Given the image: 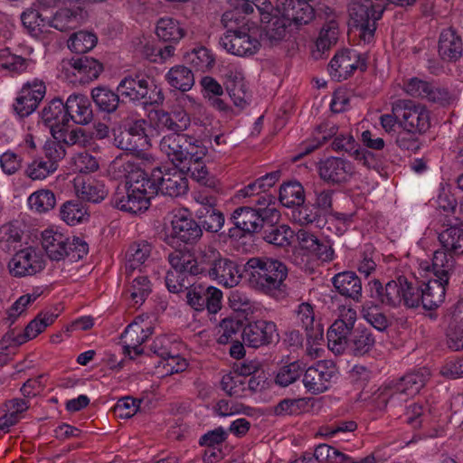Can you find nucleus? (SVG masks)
<instances>
[{"label":"nucleus","mask_w":463,"mask_h":463,"mask_svg":"<svg viewBox=\"0 0 463 463\" xmlns=\"http://www.w3.org/2000/svg\"><path fill=\"white\" fill-rule=\"evenodd\" d=\"M61 219L68 225L74 226L89 219L88 210L80 199L70 200L60 208Z\"/></svg>","instance_id":"nucleus-40"},{"label":"nucleus","mask_w":463,"mask_h":463,"mask_svg":"<svg viewBox=\"0 0 463 463\" xmlns=\"http://www.w3.org/2000/svg\"><path fill=\"white\" fill-rule=\"evenodd\" d=\"M438 52L439 57L446 61H456L461 57L462 40L454 29L448 28L441 32Z\"/></svg>","instance_id":"nucleus-34"},{"label":"nucleus","mask_w":463,"mask_h":463,"mask_svg":"<svg viewBox=\"0 0 463 463\" xmlns=\"http://www.w3.org/2000/svg\"><path fill=\"white\" fill-rule=\"evenodd\" d=\"M196 216L201 220V227L210 232H219L224 224V216L217 209L204 213L196 211Z\"/></svg>","instance_id":"nucleus-62"},{"label":"nucleus","mask_w":463,"mask_h":463,"mask_svg":"<svg viewBox=\"0 0 463 463\" xmlns=\"http://www.w3.org/2000/svg\"><path fill=\"white\" fill-rule=\"evenodd\" d=\"M336 370L333 363L318 361L315 365L308 367L303 376V383L308 392L318 394L329 389Z\"/></svg>","instance_id":"nucleus-21"},{"label":"nucleus","mask_w":463,"mask_h":463,"mask_svg":"<svg viewBox=\"0 0 463 463\" xmlns=\"http://www.w3.org/2000/svg\"><path fill=\"white\" fill-rule=\"evenodd\" d=\"M357 69L365 71L366 61L354 50H344L335 53L328 65V72L336 81L346 80Z\"/></svg>","instance_id":"nucleus-16"},{"label":"nucleus","mask_w":463,"mask_h":463,"mask_svg":"<svg viewBox=\"0 0 463 463\" xmlns=\"http://www.w3.org/2000/svg\"><path fill=\"white\" fill-rule=\"evenodd\" d=\"M43 122L49 126L52 135L58 129L68 127L70 119L65 103L61 99H53L42 111Z\"/></svg>","instance_id":"nucleus-32"},{"label":"nucleus","mask_w":463,"mask_h":463,"mask_svg":"<svg viewBox=\"0 0 463 463\" xmlns=\"http://www.w3.org/2000/svg\"><path fill=\"white\" fill-rule=\"evenodd\" d=\"M243 342L253 348L270 345L279 338L277 325L272 321L257 320L243 327Z\"/></svg>","instance_id":"nucleus-20"},{"label":"nucleus","mask_w":463,"mask_h":463,"mask_svg":"<svg viewBox=\"0 0 463 463\" xmlns=\"http://www.w3.org/2000/svg\"><path fill=\"white\" fill-rule=\"evenodd\" d=\"M156 33L161 41L178 43L185 35V31L176 19L162 17L156 23Z\"/></svg>","instance_id":"nucleus-41"},{"label":"nucleus","mask_w":463,"mask_h":463,"mask_svg":"<svg viewBox=\"0 0 463 463\" xmlns=\"http://www.w3.org/2000/svg\"><path fill=\"white\" fill-rule=\"evenodd\" d=\"M169 85L183 92L188 91L194 84V76L192 71L184 65H176L169 70L165 75Z\"/></svg>","instance_id":"nucleus-45"},{"label":"nucleus","mask_w":463,"mask_h":463,"mask_svg":"<svg viewBox=\"0 0 463 463\" xmlns=\"http://www.w3.org/2000/svg\"><path fill=\"white\" fill-rule=\"evenodd\" d=\"M58 315L51 311H43L37 315L24 328V332H16L13 329L7 332L0 341V350H7L11 346H18L36 337L48 326L52 325Z\"/></svg>","instance_id":"nucleus-11"},{"label":"nucleus","mask_w":463,"mask_h":463,"mask_svg":"<svg viewBox=\"0 0 463 463\" xmlns=\"http://www.w3.org/2000/svg\"><path fill=\"white\" fill-rule=\"evenodd\" d=\"M403 90L409 96L425 99L430 102L440 105L449 103L450 99V95L447 89L419 78L410 79L404 83Z\"/></svg>","instance_id":"nucleus-23"},{"label":"nucleus","mask_w":463,"mask_h":463,"mask_svg":"<svg viewBox=\"0 0 463 463\" xmlns=\"http://www.w3.org/2000/svg\"><path fill=\"white\" fill-rule=\"evenodd\" d=\"M421 283L422 307L426 310H433L441 305L445 299L446 286L449 282H444L439 279L429 280L427 283Z\"/></svg>","instance_id":"nucleus-36"},{"label":"nucleus","mask_w":463,"mask_h":463,"mask_svg":"<svg viewBox=\"0 0 463 463\" xmlns=\"http://www.w3.org/2000/svg\"><path fill=\"white\" fill-rule=\"evenodd\" d=\"M429 374L427 371H418L405 374L402 378L392 381L380 387L374 393V401L379 409H384L388 404L395 406L405 402L409 396L420 392L425 385Z\"/></svg>","instance_id":"nucleus-4"},{"label":"nucleus","mask_w":463,"mask_h":463,"mask_svg":"<svg viewBox=\"0 0 463 463\" xmlns=\"http://www.w3.org/2000/svg\"><path fill=\"white\" fill-rule=\"evenodd\" d=\"M375 343V336L372 331L359 326L346 337V345L343 348V353L348 350L352 355L362 357L373 349Z\"/></svg>","instance_id":"nucleus-30"},{"label":"nucleus","mask_w":463,"mask_h":463,"mask_svg":"<svg viewBox=\"0 0 463 463\" xmlns=\"http://www.w3.org/2000/svg\"><path fill=\"white\" fill-rule=\"evenodd\" d=\"M304 365L297 361L279 368L275 382L277 384L286 387L296 382L303 373Z\"/></svg>","instance_id":"nucleus-59"},{"label":"nucleus","mask_w":463,"mask_h":463,"mask_svg":"<svg viewBox=\"0 0 463 463\" xmlns=\"http://www.w3.org/2000/svg\"><path fill=\"white\" fill-rule=\"evenodd\" d=\"M42 245L52 260H61L68 257L71 261H78L89 252L88 243L81 238L69 237L54 229L42 232Z\"/></svg>","instance_id":"nucleus-5"},{"label":"nucleus","mask_w":463,"mask_h":463,"mask_svg":"<svg viewBox=\"0 0 463 463\" xmlns=\"http://www.w3.org/2000/svg\"><path fill=\"white\" fill-rule=\"evenodd\" d=\"M140 167L131 160L123 157L115 158L109 165V173L114 179H122L129 181V176Z\"/></svg>","instance_id":"nucleus-57"},{"label":"nucleus","mask_w":463,"mask_h":463,"mask_svg":"<svg viewBox=\"0 0 463 463\" xmlns=\"http://www.w3.org/2000/svg\"><path fill=\"white\" fill-rule=\"evenodd\" d=\"M44 267L45 261L42 252L33 247L18 250L8 262L9 272L15 278L35 275Z\"/></svg>","instance_id":"nucleus-12"},{"label":"nucleus","mask_w":463,"mask_h":463,"mask_svg":"<svg viewBox=\"0 0 463 463\" xmlns=\"http://www.w3.org/2000/svg\"><path fill=\"white\" fill-rule=\"evenodd\" d=\"M210 279L225 288H232L240 283L241 273L235 261L220 254L216 264L212 269Z\"/></svg>","instance_id":"nucleus-29"},{"label":"nucleus","mask_w":463,"mask_h":463,"mask_svg":"<svg viewBox=\"0 0 463 463\" xmlns=\"http://www.w3.org/2000/svg\"><path fill=\"white\" fill-rule=\"evenodd\" d=\"M57 170L53 163H49L45 158L33 159L26 167L25 175L32 180H43Z\"/></svg>","instance_id":"nucleus-56"},{"label":"nucleus","mask_w":463,"mask_h":463,"mask_svg":"<svg viewBox=\"0 0 463 463\" xmlns=\"http://www.w3.org/2000/svg\"><path fill=\"white\" fill-rule=\"evenodd\" d=\"M395 114L401 120V128H409L420 134L425 133L430 126V113L426 107L408 99L394 101Z\"/></svg>","instance_id":"nucleus-9"},{"label":"nucleus","mask_w":463,"mask_h":463,"mask_svg":"<svg viewBox=\"0 0 463 463\" xmlns=\"http://www.w3.org/2000/svg\"><path fill=\"white\" fill-rule=\"evenodd\" d=\"M385 9L383 2L373 4V0H353L348 13L354 26L359 31V38L364 43L374 39L376 21L381 19Z\"/></svg>","instance_id":"nucleus-7"},{"label":"nucleus","mask_w":463,"mask_h":463,"mask_svg":"<svg viewBox=\"0 0 463 463\" xmlns=\"http://www.w3.org/2000/svg\"><path fill=\"white\" fill-rule=\"evenodd\" d=\"M23 232L14 222H8L0 227V249L5 252L15 250L21 244Z\"/></svg>","instance_id":"nucleus-50"},{"label":"nucleus","mask_w":463,"mask_h":463,"mask_svg":"<svg viewBox=\"0 0 463 463\" xmlns=\"http://www.w3.org/2000/svg\"><path fill=\"white\" fill-rule=\"evenodd\" d=\"M152 245L146 241L133 242L126 252L125 271L130 275L149 259Z\"/></svg>","instance_id":"nucleus-37"},{"label":"nucleus","mask_w":463,"mask_h":463,"mask_svg":"<svg viewBox=\"0 0 463 463\" xmlns=\"http://www.w3.org/2000/svg\"><path fill=\"white\" fill-rule=\"evenodd\" d=\"M171 269L166 272L165 280L167 289L172 293H179L191 286L189 277H192L182 259L181 250H174L168 254Z\"/></svg>","instance_id":"nucleus-25"},{"label":"nucleus","mask_w":463,"mask_h":463,"mask_svg":"<svg viewBox=\"0 0 463 463\" xmlns=\"http://www.w3.org/2000/svg\"><path fill=\"white\" fill-rule=\"evenodd\" d=\"M61 66L67 77L71 74L82 83L96 80L103 71V66L99 61L88 56L63 61Z\"/></svg>","instance_id":"nucleus-24"},{"label":"nucleus","mask_w":463,"mask_h":463,"mask_svg":"<svg viewBox=\"0 0 463 463\" xmlns=\"http://www.w3.org/2000/svg\"><path fill=\"white\" fill-rule=\"evenodd\" d=\"M402 276L398 277L396 280L389 281L385 287H383L378 279H374L369 284V296L372 299L383 305L398 307L402 304Z\"/></svg>","instance_id":"nucleus-28"},{"label":"nucleus","mask_w":463,"mask_h":463,"mask_svg":"<svg viewBox=\"0 0 463 463\" xmlns=\"http://www.w3.org/2000/svg\"><path fill=\"white\" fill-rule=\"evenodd\" d=\"M117 91L122 97L133 103H139L144 107L160 105L165 97L162 90L151 80L143 74H131L124 77L117 87Z\"/></svg>","instance_id":"nucleus-6"},{"label":"nucleus","mask_w":463,"mask_h":463,"mask_svg":"<svg viewBox=\"0 0 463 463\" xmlns=\"http://www.w3.org/2000/svg\"><path fill=\"white\" fill-rule=\"evenodd\" d=\"M139 321H143L140 317H137L130 323L121 335L123 341V353L128 355L130 359L140 355L143 353L141 345L144 343L143 326Z\"/></svg>","instance_id":"nucleus-33"},{"label":"nucleus","mask_w":463,"mask_h":463,"mask_svg":"<svg viewBox=\"0 0 463 463\" xmlns=\"http://www.w3.org/2000/svg\"><path fill=\"white\" fill-rule=\"evenodd\" d=\"M444 248L437 250L433 253L432 270L437 279L449 282L450 275L455 269V259Z\"/></svg>","instance_id":"nucleus-42"},{"label":"nucleus","mask_w":463,"mask_h":463,"mask_svg":"<svg viewBox=\"0 0 463 463\" xmlns=\"http://www.w3.org/2000/svg\"><path fill=\"white\" fill-rule=\"evenodd\" d=\"M31 63L32 60L11 52L9 48L0 50V70L12 74H21Z\"/></svg>","instance_id":"nucleus-46"},{"label":"nucleus","mask_w":463,"mask_h":463,"mask_svg":"<svg viewBox=\"0 0 463 463\" xmlns=\"http://www.w3.org/2000/svg\"><path fill=\"white\" fill-rule=\"evenodd\" d=\"M446 338L449 349H463V316L453 315L446 332Z\"/></svg>","instance_id":"nucleus-53"},{"label":"nucleus","mask_w":463,"mask_h":463,"mask_svg":"<svg viewBox=\"0 0 463 463\" xmlns=\"http://www.w3.org/2000/svg\"><path fill=\"white\" fill-rule=\"evenodd\" d=\"M70 121L78 125H87L93 118V111L89 98L83 94L73 93L65 102Z\"/></svg>","instance_id":"nucleus-31"},{"label":"nucleus","mask_w":463,"mask_h":463,"mask_svg":"<svg viewBox=\"0 0 463 463\" xmlns=\"http://www.w3.org/2000/svg\"><path fill=\"white\" fill-rule=\"evenodd\" d=\"M154 180L156 181L157 194L170 197H178L188 190V181L184 174L176 168L156 167L153 169Z\"/></svg>","instance_id":"nucleus-17"},{"label":"nucleus","mask_w":463,"mask_h":463,"mask_svg":"<svg viewBox=\"0 0 463 463\" xmlns=\"http://www.w3.org/2000/svg\"><path fill=\"white\" fill-rule=\"evenodd\" d=\"M187 303L196 311L206 308L209 313L216 314L222 307V291L215 287L192 285L186 294Z\"/></svg>","instance_id":"nucleus-18"},{"label":"nucleus","mask_w":463,"mask_h":463,"mask_svg":"<svg viewBox=\"0 0 463 463\" xmlns=\"http://www.w3.org/2000/svg\"><path fill=\"white\" fill-rule=\"evenodd\" d=\"M279 217V212L274 207L258 210L248 206L239 207L232 214L235 228L229 230V235L231 237L237 236L234 233L237 229L249 234L258 232L265 227L266 222H277Z\"/></svg>","instance_id":"nucleus-8"},{"label":"nucleus","mask_w":463,"mask_h":463,"mask_svg":"<svg viewBox=\"0 0 463 463\" xmlns=\"http://www.w3.org/2000/svg\"><path fill=\"white\" fill-rule=\"evenodd\" d=\"M220 252L213 248L201 250L196 256L181 250L182 259H184V265L191 276L211 277L212 269L220 256Z\"/></svg>","instance_id":"nucleus-26"},{"label":"nucleus","mask_w":463,"mask_h":463,"mask_svg":"<svg viewBox=\"0 0 463 463\" xmlns=\"http://www.w3.org/2000/svg\"><path fill=\"white\" fill-rule=\"evenodd\" d=\"M338 39V24L335 20H330L321 28L316 42L317 52H325L335 45Z\"/></svg>","instance_id":"nucleus-55"},{"label":"nucleus","mask_w":463,"mask_h":463,"mask_svg":"<svg viewBox=\"0 0 463 463\" xmlns=\"http://www.w3.org/2000/svg\"><path fill=\"white\" fill-rule=\"evenodd\" d=\"M46 87L43 81L33 80L24 83L13 104L14 113L20 118L30 116L44 98Z\"/></svg>","instance_id":"nucleus-13"},{"label":"nucleus","mask_w":463,"mask_h":463,"mask_svg":"<svg viewBox=\"0 0 463 463\" xmlns=\"http://www.w3.org/2000/svg\"><path fill=\"white\" fill-rule=\"evenodd\" d=\"M244 270L250 286L256 291L276 299L287 295L285 280L288 270L284 262L273 258L253 257L247 260Z\"/></svg>","instance_id":"nucleus-2"},{"label":"nucleus","mask_w":463,"mask_h":463,"mask_svg":"<svg viewBox=\"0 0 463 463\" xmlns=\"http://www.w3.org/2000/svg\"><path fill=\"white\" fill-rule=\"evenodd\" d=\"M188 60L196 70L202 71L211 69L214 63V58L205 47L194 49L188 54Z\"/></svg>","instance_id":"nucleus-63"},{"label":"nucleus","mask_w":463,"mask_h":463,"mask_svg":"<svg viewBox=\"0 0 463 463\" xmlns=\"http://www.w3.org/2000/svg\"><path fill=\"white\" fill-rule=\"evenodd\" d=\"M145 120H137L129 128L120 130L114 137V145L125 151L139 153L149 146L145 130Z\"/></svg>","instance_id":"nucleus-22"},{"label":"nucleus","mask_w":463,"mask_h":463,"mask_svg":"<svg viewBox=\"0 0 463 463\" xmlns=\"http://www.w3.org/2000/svg\"><path fill=\"white\" fill-rule=\"evenodd\" d=\"M203 235L202 227L195 220L185 214H175L171 221V231L165 238V242L175 246L179 242L185 244L195 243Z\"/></svg>","instance_id":"nucleus-15"},{"label":"nucleus","mask_w":463,"mask_h":463,"mask_svg":"<svg viewBox=\"0 0 463 463\" xmlns=\"http://www.w3.org/2000/svg\"><path fill=\"white\" fill-rule=\"evenodd\" d=\"M357 313L351 306L343 305L338 307V317L327 330L328 348L335 354H343L346 345V337L354 330Z\"/></svg>","instance_id":"nucleus-10"},{"label":"nucleus","mask_w":463,"mask_h":463,"mask_svg":"<svg viewBox=\"0 0 463 463\" xmlns=\"http://www.w3.org/2000/svg\"><path fill=\"white\" fill-rule=\"evenodd\" d=\"M28 204L31 210L43 213L54 208L56 197L52 191L41 189L33 193L28 198Z\"/></svg>","instance_id":"nucleus-52"},{"label":"nucleus","mask_w":463,"mask_h":463,"mask_svg":"<svg viewBox=\"0 0 463 463\" xmlns=\"http://www.w3.org/2000/svg\"><path fill=\"white\" fill-rule=\"evenodd\" d=\"M22 24L28 33L33 36H38L43 32L47 24V17H43L38 11L29 9L21 14Z\"/></svg>","instance_id":"nucleus-58"},{"label":"nucleus","mask_w":463,"mask_h":463,"mask_svg":"<svg viewBox=\"0 0 463 463\" xmlns=\"http://www.w3.org/2000/svg\"><path fill=\"white\" fill-rule=\"evenodd\" d=\"M362 317L379 332L385 331L390 323L386 315L381 310L379 305L373 300L365 301L360 308Z\"/></svg>","instance_id":"nucleus-47"},{"label":"nucleus","mask_w":463,"mask_h":463,"mask_svg":"<svg viewBox=\"0 0 463 463\" xmlns=\"http://www.w3.org/2000/svg\"><path fill=\"white\" fill-rule=\"evenodd\" d=\"M74 188L80 199L95 203L104 200L108 194L105 184L93 178H76L74 180Z\"/></svg>","instance_id":"nucleus-35"},{"label":"nucleus","mask_w":463,"mask_h":463,"mask_svg":"<svg viewBox=\"0 0 463 463\" xmlns=\"http://www.w3.org/2000/svg\"><path fill=\"white\" fill-rule=\"evenodd\" d=\"M402 303L409 308L418 307L422 304L421 283L420 281H410L406 277L402 276Z\"/></svg>","instance_id":"nucleus-51"},{"label":"nucleus","mask_w":463,"mask_h":463,"mask_svg":"<svg viewBox=\"0 0 463 463\" xmlns=\"http://www.w3.org/2000/svg\"><path fill=\"white\" fill-rule=\"evenodd\" d=\"M155 120L159 128L170 130L172 133L184 132L190 124V118L185 113L171 114L163 109L155 111Z\"/></svg>","instance_id":"nucleus-39"},{"label":"nucleus","mask_w":463,"mask_h":463,"mask_svg":"<svg viewBox=\"0 0 463 463\" xmlns=\"http://www.w3.org/2000/svg\"><path fill=\"white\" fill-rule=\"evenodd\" d=\"M98 38L94 33L79 31L70 37L68 47L73 52L85 53L95 47Z\"/></svg>","instance_id":"nucleus-54"},{"label":"nucleus","mask_w":463,"mask_h":463,"mask_svg":"<svg viewBox=\"0 0 463 463\" xmlns=\"http://www.w3.org/2000/svg\"><path fill=\"white\" fill-rule=\"evenodd\" d=\"M294 313L295 324L306 331L308 338L322 336L323 330L320 328V325L317 324L315 326V314L311 304L307 302L299 304Z\"/></svg>","instance_id":"nucleus-38"},{"label":"nucleus","mask_w":463,"mask_h":463,"mask_svg":"<svg viewBox=\"0 0 463 463\" xmlns=\"http://www.w3.org/2000/svg\"><path fill=\"white\" fill-rule=\"evenodd\" d=\"M331 283L340 296L360 303L363 299V285L361 279L354 271L345 270L336 273Z\"/></svg>","instance_id":"nucleus-27"},{"label":"nucleus","mask_w":463,"mask_h":463,"mask_svg":"<svg viewBox=\"0 0 463 463\" xmlns=\"http://www.w3.org/2000/svg\"><path fill=\"white\" fill-rule=\"evenodd\" d=\"M439 241L446 250L454 255H463V229L450 226L439 234Z\"/></svg>","instance_id":"nucleus-48"},{"label":"nucleus","mask_w":463,"mask_h":463,"mask_svg":"<svg viewBox=\"0 0 463 463\" xmlns=\"http://www.w3.org/2000/svg\"><path fill=\"white\" fill-rule=\"evenodd\" d=\"M275 222H266L263 227L262 238L265 241L277 247H286L290 244L293 237L292 230L287 225H275Z\"/></svg>","instance_id":"nucleus-44"},{"label":"nucleus","mask_w":463,"mask_h":463,"mask_svg":"<svg viewBox=\"0 0 463 463\" xmlns=\"http://www.w3.org/2000/svg\"><path fill=\"white\" fill-rule=\"evenodd\" d=\"M279 202L286 207L300 206L305 201L302 184L297 181L283 184L279 189Z\"/></svg>","instance_id":"nucleus-49"},{"label":"nucleus","mask_w":463,"mask_h":463,"mask_svg":"<svg viewBox=\"0 0 463 463\" xmlns=\"http://www.w3.org/2000/svg\"><path fill=\"white\" fill-rule=\"evenodd\" d=\"M354 165L342 157L329 156L318 163V174L322 180L331 184L348 182L354 175Z\"/></svg>","instance_id":"nucleus-19"},{"label":"nucleus","mask_w":463,"mask_h":463,"mask_svg":"<svg viewBox=\"0 0 463 463\" xmlns=\"http://www.w3.org/2000/svg\"><path fill=\"white\" fill-rule=\"evenodd\" d=\"M156 181L153 171L150 175L143 169L129 176V181L119 184L111 198L113 207L132 214L146 211L151 199L157 194Z\"/></svg>","instance_id":"nucleus-3"},{"label":"nucleus","mask_w":463,"mask_h":463,"mask_svg":"<svg viewBox=\"0 0 463 463\" xmlns=\"http://www.w3.org/2000/svg\"><path fill=\"white\" fill-rule=\"evenodd\" d=\"M220 45L229 53L240 57L251 56L255 54L260 47V41L250 35L246 29L229 30L219 41Z\"/></svg>","instance_id":"nucleus-14"},{"label":"nucleus","mask_w":463,"mask_h":463,"mask_svg":"<svg viewBox=\"0 0 463 463\" xmlns=\"http://www.w3.org/2000/svg\"><path fill=\"white\" fill-rule=\"evenodd\" d=\"M160 151L175 165H183L191 178L207 188L219 189V180L208 171L203 159L207 147L195 137L180 133L163 136Z\"/></svg>","instance_id":"nucleus-1"},{"label":"nucleus","mask_w":463,"mask_h":463,"mask_svg":"<svg viewBox=\"0 0 463 463\" xmlns=\"http://www.w3.org/2000/svg\"><path fill=\"white\" fill-rule=\"evenodd\" d=\"M243 325L238 319L224 318L220 323L218 328L217 342L221 345H225L233 341V337L239 333H242Z\"/></svg>","instance_id":"nucleus-60"},{"label":"nucleus","mask_w":463,"mask_h":463,"mask_svg":"<svg viewBox=\"0 0 463 463\" xmlns=\"http://www.w3.org/2000/svg\"><path fill=\"white\" fill-rule=\"evenodd\" d=\"M128 292L135 305H142L151 293L150 280L146 276H137L133 279Z\"/></svg>","instance_id":"nucleus-61"},{"label":"nucleus","mask_w":463,"mask_h":463,"mask_svg":"<svg viewBox=\"0 0 463 463\" xmlns=\"http://www.w3.org/2000/svg\"><path fill=\"white\" fill-rule=\"evenodd\" d=\"M120 94L107 87H96L91 90V98L98 109L106 113H112L117 110L120 99Z\"/></svg>","instance_id":"nucleus-43"},{"label":"nucleus","mask_w":463,"mask_h":463,"mask_svg":"<svg viewBox=\"0 0 463 463\" xmlns=\"http://www.w3.org/2000/svg\"><path fill=\"white\" fill-rule=\"evenodd\" d=\"M73 170L79 173H91L99 168V163L95 156L83 151L76 154L72 157Z\"/></svg>","instance_id":"nucleus-64"}]
</instances>
